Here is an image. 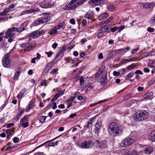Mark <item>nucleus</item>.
Segmentation results:
<instances>
[{
  "label": "nucleus",
  "instance_id": "obj_1",
  "mask_svg": "<svg viewBox=\"0 0 155 155\" xmlns=\"http://www.w3.org/2000/svg\"><path fill=\"white\" fill-rule=\"evenodd\" d=\"M107 130L110 134L113 136L120 135L123 131L121 126L116 122L110 123L107 127Z\"/></svg>",
  "mask_w": 155,
  "mask_h": 155
},
{
  "label": "nucleus",
  "instance_id": "obj_2",
  "mask_svg": "<svg viewBox=\"0 0 155 155\" xmlns=\"http://www.w3.org/2000/svg\"><path fill=\"white\" fill-rule=\"evenodd\" d=\"M148 112L146 111L142 110H137L133 116L134 119L136 121H141L147 119L148 117Z\"/></svg>",
  "mask_w": 155,
  "mask_h": 155
},
{
  "label": "nucleus",
  "instance_id": "obj_3",
  "mask_svg": "<svg viewBox=\"0 0 155 155\" xmlns=\"http://www.w3.org/2000/svg\"><path fill=\"white\" fill-rule=\"evenodd\" d=\"M96 147L103 150L105 149L109 144V143L107 139L101 140H97L95 142Z\"/></svg>",
  "mask_w": 155,
  "mask_h": 155
},
{
  "label": "nucleus",
  "instance_id": "obj_4",
  "mask_svg": "<svg viewBox=\"0 0 155 155\" xmlns=\"http://www.w3.org/2000/svg\"><path fill=\"white\" fill-rule=\"evenodd\" d=\"M9 56L10 54L8 53L5 54L3 58L2 63L3 66L5 67L8 68L11 65Z\"/></svg>",
  "mask_w": 155,
  "mask_h": 155
},
{
  "label": "nucleus",
  "instance_id": "obj_5",
  "mask_svg": "<svg viewBox=\"0 0 155 155\" xmlns=\"http://www.w3.org/2000/svg\"><path fill=\"white\" fill-rule=\"evenodd\" d=\"M134 139L132 138L129 137L122 140L120 145L121 147H125L129 146L134 143Z\"/></svg>",
  "mask_w": 155,
  "mask_h": 155
},
{
  "label": "nucleus",
  "instance_id": "obj_6",
  "mask_svg": "<svg viewBox=\"0 0 155 155\" xmlns=\"http://www.w3.org/2000/svg\"><path fill=\"white\" fill-rule=\"evenodd\" d=\"M16 28L12 27L8 28L5 33L6 37L8 38L10 37H13L15 35V33L14 32L15 31Z\"/></svg>",
  "mask_w": 155,
  "mask_h": 155
},
{
  "label": "nucleus",
  "instance_id": "obj_7",
  "mask_svg": "<svg viewBox=\"0 0 155 155\" xmlns=\"http://www.w3.org/2000/svg\"><path fill=\"white\" fill-rule=\"evenodd\" d=\"M93 145V143L92 140L88 141H85L82 143L81 146L83 148L88 149L91 148Z\"/></svg>",
  "mask_w": 155,
  "mask_h": 155
},
{
  "label": "nucleus",
  "instance_id": "obj_8",
  "mask_svg": "<svg viewBox=\"0 0 155 155\" xmlns=\"http://www.w3.org/2000/svg\"><path fill=\"white\" fill-rule=\"evenodd\" d=\"M44 33V31L43 30H37L31 33L29 37L32 38H35L42 35Z\"/></svg>",
  "mask_w": 155,
  "mask_h": 155
},
{
  "label": "nucleus",
  "instance_id": "obj_9",
  "mask_svg": "<svg viewBox=\"0 0 155 155\" xmlns=\"http://www.w3.org/2000/svg\"><path fill=\"white\" fill-rule=\"evenodd\" d=\"M77 0H71L68 5L66 7L65 10H73L78 6L76 2Z\"/></svg>",
  "mask_w": 155,
  "mask_h": 155
},
{
  "label": "nucleus",
  "instance_id": "obj_10",
  "mask_svg": "<svg viewBox=\"0 0 155 155\" xmlns=\"http://www.w3.org/2000/svg\"><path fill=\"white\" fill-rule=\"evenodd\" d=\"M103 0H90L88 2L89 4L91 5H100L104 4Z\"/></svg>",
  "mask_w": 155,
  "mask_h": 155
},
{
  "label": "nucleus",
  "instance_id": "obj_11",
  "mask_svg": "<svg viewBox=\"0 0 155 155\" xmlns=\"http://www.w3.org/2000/svg\"><path fill=\"white\" fill-rule=\"evenodd\" d=\"M54 4V2L52 1L48 2L47 1H44L41 3V5L43 8H47L53 6Z\"/></svg>",
  "mask_w": 155,
  "mask_h": 155
},
{
  "label": "nucleus",
  "instance_id": "obj_12",
  "mask_svg": "<svg viewBox=\"0 0 155 155\" xmlns=\"http://www.w3.org/2000/svg\"><path fill=\"white\" fill-rule=\"evenodd\" d=\"M53 62H51L47 64V66L44 69L43 73L46 74L52 68L53 66Z\"/></svg>",
  "mask_w": 155,
  "mask_h": 155
},
{
  "label": "nucleus",
  "instance_id": "obj_13",
  "mask_svg": "<svg viewBox=\"0 0 155 155\" xmlns=\"http://www.w3.org/2000/svg\"><path fill=\"white\" fill-rule=\"evenodd\" d=\"M95 126V132L96 134H99L98 130L101 127V123L100 121L98 120Z\"/></svg>",
  "mask_w": 155,
  "mask_h": 155
},
{
  "label": "nucleus",
  "instance_id": "obj_14",
  "mask_svg": "<svg viewBox=\"0 0 155 155\" xmlns=\"http://www.w3.org/2000/svg\"><path fill=\"white\" fill-rule=\"evenodd\" d=\"M107 8L109 11L113 12L116 10V7L114 5L111 4L107 5Z\"/></svg>",
  "mask_w": 155,
  "mask_h": 155
},
{
  "label": "nucleus",
  "instance_id": "obj_15",
  "mask_svg": "<svg viewBox=\"0 0 155 155\" xmlns=\"http://www.w3.org/2000/svg\"><path fill=\"white\" fill-rule=\"evenodd\" d=\"M95 121V118L94 117L90 119V120L87 122L86 125L84 126V127H86L87 128H90L92 126V124Z\"/></svg>",
  "mask_w": 155,
  "mask_h": 155
},
{
  "label": "nucleus",
  "instance_id": "obj_16",
  "mask_svg": "<svg viewBox=\"0 0 155 155\" xmlns=\"http://www.w3.org/2000/svg\"><path fill=\"white\" fill-rule=\"evenodd\" d=\"M108 16L107 13L104 12L97 17V19L99 20H101L106 18Z\"/></svg>",
  "mask_w": 155,
  "mask_h": 155
},
{
  "label": "nucleus",
  "instance_id": "obj_17",
  "mask_svg": "<svg viewBox=\"0 0 155 155\" xmlns=\"http://www.w3.org/2000/svg\"><path fill=\"white\" fill-rule=\"evenodd\" d=\"M41 23L42 24L47 22L50 19V18L48 15H46L43 18H40Z\"/></svg>",
  "mask_w": 155,
  "mask_h": 155
},
{
  "label": "nucleus",
  "instance_id": "obj_18",
  "mask_svg": "<svg viewBox=\"0 0 155 155\" xmlns=\"http://www.w3.org/2000/svg\"><path fill=\"white\" fill-rule=\"evenodd\" d=\"M148 138L151 141H155V131H154L150 133Z\"/></svg>",
  "mask_w": 155,
  "mask_h": 155
},
{
  "label": "nucleus",
  "instance_id": "obj_19",
  "mask_svg": "<svg viewBox=\"0 0 155 155\" xmlns=\"http://www.w3.org/2000/svg\"><path fill=\"white\" fill-rule=\"evenodd\" d=\"M93 15V12L92 11H91L89 13H87L84 15V17L88 19H91L92 18Z\"/></svg>",
  "mask_w": 155,
  "mask_h": 155
},
{
  "label": "nucleus",
  "instance_id": "obj_20",
  "mask_svg": "<svg viewBox=\"0 0 155 155\" xmlns=\"http://www.w3.org/2000/svg\"><path fill=\"white\" fill-rule=\"evenodd\" d=\"M137 67V65L135 63H133L130 65H128L127 68L126 69L128 71H130L132 69H134Z\"/></svg>",
  "mask_w": 155,
  "mask_h": 155
},
{
  "label": "nucleus",
  "instance_id": "obj_21",
  "mask_svg": "<svg viewBox=\"0 0 155 155\" xmlns=\"http://www.w3.org/2000/svg\"><path fill=\"white\" fill-rule=\"evenodd\" d=\"M26 92V89L24 88L22 89L18 95L17 97L18 98H21L24 95L25 93Z\"/></svg>",
  "mask_w": 155,
  "mask_h": 155
},
{
  "label": "nucleus",
  "instance_id": "obj_22",
  "mask_svg": "<svg viewBox=\"0 0 155 155\" xmlns=\"http://www.w3.org/2000/svg\"><path fill=\"white\" fill-rule=\"evenodd\" d=\"M107 81V76L106 74L104 76H103L100 79L99 82L101 84H104Z\"/></svg>",
  "mask_w": 155,
  "mask_h": 155
},
{
  "label": "nucleus",
  "instance_id": "obj_23",
  "mask_svg": "<svg viewBox=\"0 0 155 155\" xmlns=\"http://www.w3.org/2000/svg\"><path fill=\"white\" fill-rule=\"evenodd\" d=\"M127 155H138L137 153L132 149L130 150L127 153Z\"/></svg>",
  "mask_w": 155,
  "mask_h": 155
},
{
  "label": "nucleus",
  "instance_id": "obj_24",
  "mask_svg": "<svg viewBox=\"0 0 155 155\" xmlns=\"http://www.w3.org/2000/svg\"><path fill=\"white\" fill-rule=\"evenodd\" d=\"M109 28L107 26H104V27H102L100 29V31H102L103 32L106 33H108L109 31H108Z\"/></svg>",
  "mask_w": 155,
  "mask_h": 155
},
{
  "label": "nucleus",
  "instance_id": "obj_25",
  "mask_svg": "<svg viewBox=\"0 0 155 155\" xmlns=\"http://www.w3.org/2000/svg\"><path fill=\"white\" fill-rule=\"evenodd\" d=\"M153 151V148L150 147H146L144 150L145 153L146 154H150Z\"/></svg>",
  "mask_w": 155,
  "mask_h": 155
},
{
  "label": "nucleus",
  "instance_id": "obj_26",
  "mask_svg": "<svg viewBox=\"0 0 155 155\" xmlns=\"http://www.w3.org/2000/svg\"><path fill=\"white\" fill-rule=\"evenodd\" d=\"M9 11L8 8L4 9L3 12H0V16H5Z\"/></svg>",
  "mask_w": 155,
  "mask_h": 155
},
{
  "label": "nucleus",
  "instance_id": "obj_27",
  "mask_svg": "<svg viewBox=\"0 0 155 155\" xmlns=\"http://www.w3.org/2000/svg\"><path fill=\"white\" fill-rule=\"evenodd\" d=\"M29 116V115H28L25 116V117L20 120V123L22 124V123H25L26 121H28Z\"/></svg>",
  "mask_w": 155,
  "mask_h": 155
},
{
  "label": "nucleus",
  "instance_id": "obj_28",
  "mask_svg": "<svg viewBox=\"0 0 155 155\" xmlns=\"http://www.w3.org/2000/svg\"><path fill=\"white\" fill-rule=\"evenodd\" d=\"M153 3L151 2L150 3H147L143 5V7L144 8H149L152 7L153 6Z\"/></svg>",
  "mask_w": 155,
  "mask_h": 155
},
{
  "label": "nucleus",
  "instance_id": "obj_29",
  "mask_svg": "<svg viewBox=\"0 0 155 155\" xmlns=\"http://www.w3.org/2000/svg\"><path fill=\"white\" fill-rule=\"evenodd\" d=\"M36 11L34 9H30V10H28L25 11L24 12H22L21 13V14L20 15H24L25 14L28 13H31V12H35Z\"/></svg>",
  "mask_w": 155,
  "mask_h": 155
},
{
  "label": "nucleus",
  "instance_id": "obj_30",
  "mask_svg": "<svg viewBox=\"0 0 155 155\" xmlns=\"http://www.w3.org/2000/svg\"><path fill=\"white\" fill-rule=\"evenodd\" d=\"M17 71L16 73L15 74V75L14 77V78L17 79L18 78V76L21 73L20 69L19 68H18L17 69Z\"/></svg>",
  "mask_w": 155,
  "mask_h": 155
},
{
  "label": "nucleus",
  "instance_id": "obj_31",
  "mask_svg": "<svg viewBox=\"0 0 155 155\" xmlns=\"http://www.w3.org/2000/svg\"><path fill=\"white\" fill-rule=\"evenodd\" d=\"M48 33L50 34H58V32L56 29H51L49 31Z\"/></svg>",
  "mask_w": 155,
  "mask_h": 155
},
{
  "label": "nucleus",
  "instance_id": "obj_32",
  "mask_svg": "<svg viewBox=\"0 0 155 155\" xmlns=\"http://www.w3.org/2000/svg\"><path fill=\"white\" fill-rule=\"evenodd\" d=\"M153 95V93L151 91L148 93L145 94L144 97L145 98H149L151 97Z\"/></svg>",
  "mask_w": 155,
  "mask_h": 155
},
{
  "label": "nucleus",
  "instance_id": "obj_33",
  "mask_svg": "<svg viewBox=\"0 0 155 155\" xmlns=\"http://www.w3.org/2000/svg\"><path fill=\"white\" fill-rule=\"evenodd\" d=\"M66 46L65 45H63L61 47V48L59 49L58 52L61 55L62 54L64 51Z\"/></svg>",
  "mask_w": 155,
  "mask_h": 155
},
{
  "label": "nucleus",
  "instance_id": "obj_34",
  "mask_svg": "<svg viewBox=\"0 0 155 155\" xmlns=\"http://www.w3.org/2000/svg\"><path fill=\"white\" fill-rule=\"evenodd\" d=\"M105 67L104 66L102 65L101 66V67L99 68L98 71V72L100 74H102L104 70Z\"/></svg>",
  "mask_w": 155,
  "mask_h": 155
},
{
  "label": "nucleus",
  "instance_id": "obj_35",
  "mask_svg": "<svg viewBox=\"0 0 155 155\" xmlns=\"http://www.w3.org/2000/svg\"><path fill=\"white\" fill-rule=\"evenodd\" d=\"M46 117L45 116H41L39 119V121L41 123H44L46 119Z\"/></svg>",
  "mask_w": 155,
  "mask_h": 155
},
{
  "label": "nucleus",
  "instance_id": "obj_36",
  "mask_svg": "<svg viewBox=\"0 0 155 155\" xmlns=\"http://www.w3.org/2000/svg\"><path fill=\"white\" fill-rule=\"evenodd\" d=\"M71 61V63L74 64V65H76L78 63V59L76 58H75L74 59H72Z\"/></svg>",
  "mask_w": 155,
  "mask_h": 155
},
{
  "label": "nucleus",
  "instance_id": "obj_37",
  "mask_svg": "<svg viewBox=\"0 0 155 155\" xmlns=\"http://www.w3.org/2000/svg\"><path fill=\"white\" fill-rule=\"evenodd\" d=\"M29 45H31V43L27 41L25 43L20 44V46L21 48H24L27 47V46H28Z\"/></svg>",
  "mask_w": 155,
  "mask_h": 155
},
{
  "label": "nucleus",
  "instance_id": "obj_38",
  "mask_svg": "<svg viewBox=\"0 0 155 155\" xmlns=\"http://www.w3.org/2000/svg\"><path fill=\"white\" fill-rule=\"evenodd\" d=\"M117 51L120 53V54H124L127 52V51L125 48L119 49Z\"/></svg>",
  "mask_w": 155,
  "mask_h": 155
},
{
  "label": "nucleus",
  "instance_id": "obj_39",
  "mask_svg": "<svg viewBox=\"0 0 155 155\" xmlns=\"http://www.w3.org/2000/svg\"><path fill=\"white\" fill-rule=\"evenodd\" d=\"M63 94L64 91H61L58 92V93L56 94L55 96H56V97L58 98L59 96L62 95Z\"/></svg>",
  "mask_w": 155,
  "mask_h": 155
},
{
  "label": "nucleus",
  "instance_id": "obj_40",
  "mask_svg": "<svg viewBox=\"0 0 155 155\" xmlns=\"http://www.w3.org/2000/svg\"><path fill=\"white\" fill-rule=\"evenodd\" d=\"M134 74V73L132 72L129 73L127 75L126 77V80H128L129 78H131L133 76Z\"/></svg>",
  "mask_w": 155,
  "mask_h": 155
},
{
  "label": "nucleus",
  "instance_id": "obj_41",
  "mask_svg": "<svg viewBox=\"0 0 155 155\" xmlns=\"http://www.w3.org/2000/svg\"><path fill=\"white\" fill-rule=\"evenodd\" d=\"M100 29L98 30V33L97 34V36L98 38L101 37L103 36V32L102 31H100Z\"/></svg>",
  "mask_w": 155,
  "mask_h": 155
},
{
  "label": "nucleus",
  "instance_id": "obj_42",
  "mask_svg": "<svg viewBox=\"0 0 155 155\" xmlns=\"http://www.w3.org/2000/svg\"><path fill=\"white\" fill-rule=\"evenodd\" d=\"M32 45V44L31 43V45H28V46H27V47L24 50V51H28L31 49V48H33V46Z\"/></svg>",
  "mask_w": 155,
  "mask_h": 155
},
{
  "label": "nucleus",
  "instance_id": "obj_43",
  "mask_svg": "<svg viewBox=\"0 0 155 155\" xmlns=\"http://www.w3.org/2000/svg\"><path fill=\"white\" fill-rule=\"evenodd\" d=\"M58 141H57L55 142H50L49 143V146L54 147L56 145L58 144Z\"/></svg>",
  "mask_w": 155,
  "mask_h": 155
},
{
  "label": "nucleus",
  "instance_id": "obj_44",
  "mask_svg": "<svg viewBox=\"0 0 155 155\" xmlns=\"http://www.w3.org/2000/svg\"><path fill=\"white\" fill-rule=\"evenodd\" d=\"M119 72L120 74L123 75L126 72V69L125 68H122L120 70H119Z\"/></svg>",
  "mask_w": 155,
  "mask_h": 155
},
{
  "label": "nucleus",
  "instance_id": "obj_45",
  "mask_svg": "<svg viewBox=\"0 0 155 155\" xmlns=\"http://www.w3.org/2000/svg\"><path fill=\"white\" fill-rule=\"evenodd\" d=\"M20 124L22 126V127L23 128H25L28 127L29 125V123L26 122V123H20Z\"/></svg>",
  "mask_w": 155,
  "mask_h": 155
},
{
  "label": "nucleus",
  "instance_id": "obj_46",
  "mask_svg": "<svg viewBox=\"0 0 155 155\" xmlns=\"http://www.w3.org/2000/svg\"><path fill=\"white\" fill-rule=\"evenodd\" d=\"M16 5V4H12L10 5L9 6V8H8L9 11H12L13 10V8H15V6Z\"/></svg>",
  "mask_w": 155,
  "mask_h": 155
},
{
  "label": "nucleus",
  "instance_id": "obj_47",
  "mask_svg": "<svg viewBox=\"0 0 155 155\" xmlns=\"http://www.w3.org/2000/svg\"><path fill=\"white\" fill-rule=\"evenodd\" d=\"M34 106V103L33 101L30 102L29 104L28 105V109H32Z\"/></svg>",
  "mask_w": 155,
  "mask_h": 155
},
{
  "label": "nucleus",
  "instance_id": "obj_48",
  "mask_svg": "<svg viewBox=\"0 0 155 155\" xmlns=\"http://www.w3.org/2000/svg\"><path fill=\"white\" fill-rule=\"evenodd\" d=\"M25 30L24 28L19 27L18 28H16L15 31H17L18 32H20Z\"/></svg>",
  "mask_w": 155,
  "mask_h": 155
},
{
  "label": "nucleus",
  "instance_id": "obj_49",
  "mask_svg": "<svg viewBox=\"0 0 155 155\" xmlns=\"http://www.w3.org/2000/svg\"><path fill=\"white\" fill-rule=\"evenodd\" d=\"M41 22V20L40 19V18L37 20H36L34 22V23L36 25H38L42 24V23Z\"/></svg>",
  "mask_w": 155,
  "mask_h": 155
},
{
  "label": "nucleus",
  "instance_id": "obj_50",
  "mask_svg": "<svg viewBox=\"0 0 155 155\" xmlns=\"http://www.w3.org/2000/svg\"><path fill=\"white\" fill-rule=\"evenodd\" d=\"M118 29V28L117 27H113L110 28V31H111L113 32L117 31V30Z\"/></svg>",
  "mask_w": 155,
  "mask_h": 155
},
{
  "label": "nucleus",
  "instance_id": "obj_51",
  "mask_svg": "<svg viewBox=\"0 0 155 155\" xmlns=\"http://www.w3.org/2000/svg\"><path fill=\"white\" fill-rule=\"evenodd\" d=\"M75 99V97H71L68 99L67 100V102H71L73 101Z\"/></svg>",
  "mask_w": 155,
  "mask_h": 155
},
{
  "label": "nucleus",
  "instance_id": "obj_52",
  "mask_svg": "<svg viewBox=\"0 0 155 155\" xmlns=\"http://www.w3.org/2000/svg\"><path fill=\"white\" fill-rule=\"evenodd\" d=\"M86 86L88 88L91 89H92L93 88L94 85L93 84L89 83L87 84Z\"/></svg>",
  "mask_w": 155,
  "mask_h": 155
},
{
  "label": "nucleus",
  "instance_id": "obj_53",
  "mask_svg": "<svg viewBox=\"0 0 155 155\" xmlns=\"http://www.w3.org/2000/svg\"><path fill=\"white\" fill-rule=\"evenodd\" d=\"M153 53V52L150 51L148 52H147L145 53V54H146L145 57L151 56L152 55H153L152 54Z\"/></svg>",
  "mask_w": 155,
  "mask_h": 155
},
{
  "label": "nucleus",
  "instance_id": "obj_54",
  "mask_svg": "<svg viewBox=\"0 0 155 155\" xmlns=\"http://www.w3.org/2000/svg\"><path fill=\"white\" fill-rule=\"evenodd\" d=\"M77 6H79L81 5L84 3V2L83 0H80L78 2H76Z\"/></svg>",
  "mask_w": 155,
  "mask_h": 155
},
{
  "label": "nucleus",
  "instance_id": "obj_55",
  "mask_svg": "<svg viewBox=\"0 0 155 155\" xmlns=\"http://www.w3.org/2000/svg\"><path fill=\"white\" fill-rule=\"evenodd\" d=\"M80 83L81 85H82L84 84V78L83 77H81L79 79Z\"/></svg>",
  "mask_w": 155,
  "mask_h": 155
},
{
  "label": "nucleus",
  "instance_id": "obj_56",
  "mask_svg": "<svg viewBox=\"0 0 155 155\" xmlns=\"http://www.w3.org/2000/svg\"><path fill=\"white\" fill-rule=\"evenodd\" d=\"M129 62V61L128 59H123L121 60V63L123 64H126V63Z\"/></svg>",
  "mask_w": 155,
  "mask_h": 155
},
{
  "label": "nucleus",
  "instance_id": "obj_57",
  "mask_svg": "<svg viewBox=\"0 0 155 155\" xmlns=\"http://www.w3.org/2000/svg\"><path fill=\"white\" fill-rule=\"evenodd\" d=\"M45 53L47 55V56L48 57H51L53 54V53L51 51H50L48 52H45Z\"/></svg>",
  "mask_w": 155,
  "mask_h": 155
},
{
  "label": "nucleus",
  "instance_id": "obj_58",
  "mask_svg": "<svg viewBox=\"0 0 155 155\" xmlns=\"http://www.w3.org/2000/svg\"><path fill=\"white\" fill-rule=\"evenodd\" d=\"M113 17L112 16L110 17L106 21V23H108L110 22L112 20H113Z\"/></svg>",
  "mask_w": 155,
  "mask_h": 155
},
{
  "label": "nucleus",
  "instance_id": "obj_59",
  "mask_svg": "<svg viewBox=\"0 0 155 155\" xmlns=\"http://www.w3.org/2000/svg\"><path fill=\"white\" fill-rule=\"evenodd\" d=\"M13 140L14 143H16L18 142L19 140V138L17 137H15L13 138Z\"/></svg>",
  "mask_w": 155,
  "mask_h": 155
},
{
  "label": "nucleus",
  "instance_id": "obj_60",
  "mask_svg": "<svg viewBox=\"0 0 155 155\" xmlns=\"http://www.w3.org/2000/svg\"><path fill=\"white\" fill-rule=\"evenodd\" d=\"M58 70V68H55V69H53L52 70L51 72H50V74H54Z\"/></svg>",
  "mask_w": 155,
  "mask_h": 155
},
{
  "label": "nucleus",
  "instance_id": "obj_61",
  "mask_svg": "<svg viewBox=\"0 0 155 155\" xmlns=\"http://www.w3.org/2000/svg\"><path fill=\"white\" fill-rule=\"evenodd\" d=\"M139 50V48H136L135 49H134L133 50V51H131V53L132 54H135L136 52L137 51Z\"/></svg>",
  "mask_w": 155,
  "mask_h": 155
},
{
  "label": "nucleus",
  "instance_id": "obj_62",
  "mask_svg": "<svg viewBox=\"0 0 155 155\" xmlns=\"http://www.w3.org/2000/svg\"><path fill=\"white\" fill-rule=\"evenodd\" d=\"M113 74L114 76H118L120 75L119 71L118 72H117L116 71H114L113 72Z\"/></svg>",
  "mask_w": 155,
  "mask_h": 155
},
{
  "label": "nucleus",
  "instance_id": "obj_63",
  "mask_svg": "<svg viewBox=\"0 0 155 155\" xmlns=\"http://www.w3.org/2000/svg\"><path fill=\"white\" fill-rule=\"evenodd\" d=\"M0 21H5L7 20L8 18L7 17H0Z\"/></svg>",
  "mask_w": 155,
  "mask_h": 155
},
{
  "label": "nucleus",
  "instance_id": "obj_64",
  "mask_svg": "<svg viewBox=\"0 0 155 155\" xmlns=\"http://www.w3.org/2000/svg\"><path fill=\"white\" fill-rule=\"evenodd\" d=\"M154 29L153 28H151L150 27L148 28L147 29V31L150 32H152L154 31Z\"/></svg>",
  "mask_w": 155,
  "mask_h": 155
}]
</instances>
